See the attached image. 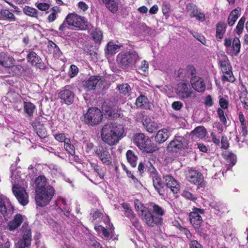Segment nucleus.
<instances>
[{
  "instance_id": "f257e3e1",
  "label": "nucleus",
  "mask_w": 248,
  "mask_h": 248,
  "mask_svg": "<svg viewBox=\"0 0 248 248\" xmlns=\"http://www.w3.org/2000/svg\"><path fill=\"white\" fill-rule=\"evenodd\" d=\"M35 185V201L40 206H45L48 204L54 194L53 187L49 185L45 176L40 175L36 178Z\"/></svg>"
},
{
  "instance_id": "f03ea898",
  "label": "nucleus",
  "mask_w": 248,
  "mask_h": 248,
  "mask_svg": "<svg viewBox=\"0 0 248 248\" xmlns=\"http://www.w3.org/2000/svg\"><path fill=\"white\" fill-rule=\"evenodd\" d=\"M125 136L124 126L115 123H108L103 126L101 132L102 140L112 146L118 143Z\"/></svg>"
},
{
  "instance_id": "7ed1b4c3",
  "label": "nucleus",
  "mask_w": 248,
  "mask_h": 248,
  "mask_svg": "<svg viewBox=\"0 0 248 248\" xmlns=\"http://www.w3.org/2000/svg\"><path fill=\"white\" fill-rule=\"evenodd\" d=\"M196 70L193 66L188 65L186 69L182 70L181 74H186V77H190V84L192 88L196 91L202 93L205 91V84L203 79L196 76Z\"/></svg>"
},
{
  "instance_id": "20e7f679",
  "label": "nucleus",
  "mask_w": 248,
  "mask_h": 248,
  "mask_svg": "<svg viewBox=\"0 0 248 248\" xmlns=\"http://www.w3.org/2000/svg\"><path fill=\"white\" fill-rule=\"evenodd\" d=\"M132 140L134 143L143 152L153 153L156 150V147L152 144L151 140L142 133L136 134Z\"/></svg>"
},
{
  "instance_id": "39448f33",
  "label": "nucleus",
  "mask_w": 248,
  "mask_h": 248,
  "mask_svg": "<svg viewBox=\"0 0 248 248\" xmlns=\"http://www.w3.org/2000/svg\"><path fill=\"white\" fill-rule=\"evenodd\" d=\"M135 208L139 215L142 217L143 221L148 225L153 226L155 224L160 222V218L154 217L148 209L144 206L139 200L134 202Z\"/></svg>"
},
{
  "instance_id": "423d86ee",
  "label": "nucleus",
  "mask_w": 248,
  "mask_h": 248,
  "mask_svg": "<svg viewBox=\"0 0 248 248\" xmlns=\"http://www.w3.org/2000/svg\"><path fill=\"white\" fill-rule=\"evenodd\" d=\"M139 59L138 54L134 51L119 54L117 57V61L123 68L132 66Z\"/></svg>"
},
{
  "instance_id": "0eeeda50",
  "label": "nucleus",
  "mask_w": 248,
  "mask_h": 248,
  "mask_svg": "<svg viewBox=\"0 0 248 248\" xmlns=\"http://www.w3.org/2000/svg\"><path fill=\"white\" fill-rule=\"evenodd\" d=\"M93 153L103 164L106 165L111 164V156L108 148L106 146L99 145L95 147Z\"/></svg>"
},
{
  "instance_id": "6e6552de",
  "label": "nucleus",
  "mask_w": 248,
  "mask_h": 248,
  "mask_svg": "<svg viewBox=\"0 0 248 248\" xmlns=\"http://www.w3.org/2000/svg\"><path fill=\"white\" fill-rule=\"evenodd\" d=\"M102 117L103 114L99 109L90 108L85 115V122L91 125H95L101 122Z\"/></svg>"
},
{
  "instance_id": "1a4fd4ad",
  "label": "nucleus",
  "mask_w": 248,
  "mask_h": 248,
  "mask_svg": "<svg viewBox=\"0 0 248 248\" xmlns=\"http://www.w3.org/2000/svg\"><path fill=\"white\" fill-rule=\"evenodd\" d=\"M13 209L9 199L4 196L0 197V223L4 220H7L8 218V214Z\"/></svg>"
},
{
  "instance_id": "9d476101",
  "label": "nucleus",
  "mask_w": 248,
  "mask_h": 248,
  "mask_svg": "<svg viewBox=\"0 0 248 248\" xmlns=\"http://www.w3.org/2000/svg\"><path fill=\"white\" fill-rule=\"evenodd\" d=\"M106 82L104 78L98 76H91L84 84V87L87 91L101 89L105 86Z\"/></svg>"
},
{
  "instance_id": "9b49d317",
  "label": "nucleus",
  "mask_w": 248,
  "mask_h": 248,
  "mask_svg": "<svg viewBox=\"0 0 248 248\" xmlns=\"http://www.w3.org/2000/svg\"><path fill=\"white\" fill-rule=\"evenodd\" d=\"M176 93L180 99L184 100L195 97V92L189 88L187 83L183 82L178 84Z\"/></svg>"
},
{
  "instance_id": "f8f14e48",
  "label": "nucleus",
  "mask_w": 248,
  "mask_h": 248,
  "mask_svg": "<svg viewBox=\"0 0 248 248\" xmlns=\"http://www.w3.org/2000/svg\"><path fill=\"white\" fill-rule=\"evenodd\" d=\"M187 140L182 136L175 137L168 146V150L170 152L177 153L185 148L188 147Z\"/></svg>"
},
{
  "instance_id": "ddd939ff",
  "label": "nucleus",
  "mask_w": 248,
  "mask_h": 248,
  "mask_svg": "<svg viewBox=\"0 0 248 248\" xmlns=\"http://www.w3.org/2000/svg\"><path fill=\"white\" fill-rule=\"evenodd\" d=\"M65 21L69 26H74L80 29H84L87 26V22L84 17L77 14L71 13L67 15Z\"/></svg>"
},
{
  "instance_id": "4468645a",
  "label": "nucleus",
  "mask_w": 248,
  "mask_h": 248,
  "mask_svg": "<svg viewBox=\"0 0 248 248\" xmlns=\"http://www.w3.org/2000/svg\"><path fill=\"white\" fill-rule=\"evenodd\" d=\"M186 12L191 18L195 17L200 21L205 20V15L200 11L197 6L192 3H189L186 5Z\"/></svg>"
},
{
  "instance_id": "2eb2a0df",
  "label": "nucleus",
  "mask_w": 248,
  "mask_h": 248,
  "mask_svg": "<svg viewBox=\"0 0 248 248\" xmlns=\"http://www.w3.org/2000/svg\"><path fill=\"white\" fill-rule=\"evenodd\" d=\"M13 192L21 204L25 205L28 203V196L24 188L16 187L14 185Z\"/></svg>"
},
{
  "instance_id": "dca6fc26",
  "label": "nucleus",
  "mask_w": 248,
  "mask_h": 248,
  "mask_svg": "<svg viewBox=\"0 0 248 248\" xmlns=\"http://www.w3.org/2000/svg\"><path fill=\"white\" fill-rule=\"evenodd\" d=\"M203 213L202 209L196 208L189 214L190 221L195 229H199L202 223V219L200 214Z\"/></svg>"
},
{
  "instance_id": "f3484780",
  "label": "nucleus",
  "mask_w": 248,
  "mask_h": 248,
  "mask_svg": "<svg viewBox=\"0 0 248 248\" xmlns=\"http://www.w3.org/2000/svg\"><path fill=\"white\" fill-rule=\"evenodd\" d=\"M210 136L212 142L217 146H220L221 149H227L229 147V140L226 136L222 135L221 141H220V136L214 132H212Z\"/></svg>"
},
{
  "instance_id": "a211bd4d",
  "label": "nucleus",
  "mask_w": 248,
  "mask_h": 248,
  "mask_svg": "<svg viewBox=\"0 0 248 248\" xmlns=\"http://www.w3.org/2000/svg\"><path fill=\"white\" fill-rule=\"evenodd\" d=\"M186 178L191 183L195 185L202 184L203 180L202 174L197 170H189L186 173Z\"/></svg>"
},
{
  "instance_id": "6ab92c4d",
  "label": "nucleus",
  "mask_w": 248,
  "mask_h": 248,
  "mask_svg": "<svg viewBox=\"0 0 248 248\" xmlns=\"http://www.w3.org/2000/svg\"><path fill=\"white\" fill-rule=\"evenodd\" d=\"M27 59L28 62L32 65L35 66L40 69L45 68L44 63L43 62L41 58L35 52L30 51L27 55Z\"/></svg>"
},
{
  "instance_id": "aec40b11",
  "label": "nucleus",
  "mask_w": 248,
  "mask_h": 248,
  "mask_svg": "<svg viewBox=\"0 0 248 248\" xmlns=\"http://www.w3.org/2000/svg\"><path fill=\"white\" fill-rule=\"evenodd\" d=\"M163 178L166 186L174 193H177L180 190V185L178 182L171 175H164Z\"/></svg>"
},
{
  "instance_id": "412c9836",
  "label": "nucleus",
  "mask_w": 248,
  "mask_h": 248,
  "mask_svg": "<svg viewBox=\"0 0 248 248\" xmlns=\"http://www.w3.org/2000/svg\"><path fill=\"white\" fill-rule=\"evenodd\" d=\"M68 88V86H66L64 90L60 92L59 95L60 99L63 100L65 104L70 105L74 101V94Z\"/></svg>"
},
{
  "instance_id": "4be33fe9",
  "label": "nucleus",
  "mask_w": 248,
  "mask_h": 248,
  "mask_svg": "<svg viewBox=\"0 0 248 248\" xmlns=\"http://www.w3.org/2000/svg\"><path fill=\"white\" fill-rule=\"evenodd\" d=\"M25 217L21 214H17L15 215L13 219L8 224V228L10 231H14L17 229L25 219Z\"/></svg>"
},
{
  "instance_id": "5701e85b",
  "label": "nucleus",
  "mask_w": 248,
  "mask_h": 248,
  "mask_svg": "<svg viewBox=\"0 0 248 248\" xmlns=\"http://www.w3.org/2000/svg\"><path fill=\"white\" fill-rule=\"evenodd\" d=\"M142 124L146 129V130L150 133L155 131L158 128V124L149 117H146L143 118Z\"/></svg>"
},
{
  "instance_id": "b1692460",
  "label": "nucleus",
  "mask_w": 248,
  "mask_h": 248,
  "mask_svg": "<svg viewBox=\"0 0 248 248\" xmlns=\"http://www.w3.org/2000/svg\"><path fill=\"white\" fill-rule=\"evenodd\" d=\"M154 187L160 195H164L165 193V185L163 183L161 177L158 175L152 179Z\"/></svg>"
},
{
  "instance_id": "393cba45",
  "label": "nucleus",
  "mask_w": 248,
  "mask_h": 248,
  "mask_svg": "<svg viewBox=\"0 0 248 248\" xmlns=\"http://www.w3.org/2000/svg\"><path fill=\"white\" fill-rule=\"evenodd\" d=\"M15 62V59L6 53L3 52L0 53V64L2 66L6 68L9 67Z\"/></svg>"
},
{
  "instance_id": "a878e982",
  "label": "nucleus",
  "mask_w": 248,
  "mask_h": 248,
  "mask_svg": "<svg viewBox=\"0 0 248 248\" xmlns=\"http://www.w3.org/2000/svg\"><path fill=\"white\" fill-rule=\"evenodd\" d=\"M57 203L58 205H60V209L63 212L64 215L66 217H69L71 208L65 199L63 198H60Z\"/></svg>"
},
{
  "instance_id": "bb28decb",
  "label": "nucleus",
  "mask_w": 248,
  "mask_h": 248,
  "mask_svg": "<svg viewBox=\"0 0 248 248\" xmlns=\"http://www.w3.org/2000/svg\"><path fill=\"white\" fill-rule=\"evenodd\" d=\"M170 133L166 128H163L159 130L156 133L155 140L159 143L165 142L169 137Z\"/></svg>"
},
{
  "instance_id": "cd10ccee",
  "label": "nucleus",
  "mask_w": 248,
  "mask_h": 248,
  "mask_svg": "<svg viewBox=\"0 0 248 248\" xmlns=\"http://www.w3.org/2000/svg\"><path fill=\"white\" fill-rule=\"evenodd\" d=\"M101 3L104 4L106 8L113 13L118 9V3L116 0H102Z\"/></svg>"
},
{
  "instance_id": "c85d7f7f",
  "label": "nucleus",
  "mask_w": 248,
  "mask_h": 248,
  "mask_svg": "<svg viewBox=\"0 0 248 248\" xmlns=\"http://www.w3.org/2000/svg\"><path fill=\"white\" fill-rule=\"evenodd\" d=\"M206 130L203 126H199L191 131L190 135L196 138L202 139L205 136Z\"/></svg>"
},
{
  "instance_id": "c756f323",
  "label": "nucleus",
  "mask_w": 248,
  "mask_h": 248,
  "mask_svg": "<svg viewBox=\"0 0 248 248\" xmlns=\"http://www.w3.org/2000/svg\"><path fill=\"white\" fill-rule=\"evenodd\" d=\"M119 93L123 96H128L131 93V88L127 83L119 85L116 88Z\"/></svg>"
},
{
  "instance_id": "7c9ffc66",
  "label": "nucleus",
  "mask_w": 248,
  "mask_h": 248,
  "mask_svg": "<svg viewBox=\"0 0 248 248\" xmlns=\"http://www.w3.org/2000/svg\"><path fill=\"white\" fill-rule=\"evenodd\" d=\"M23 108L24 112L27 114L28 117L31 118L36 109V107L33 104L30 102H24Z\"/></svg>"
},
{
  "instance_id": "2f4dec72",
  "label": "nucleus",
  "mask_w": 248,
  "mask_h": 248,
  "mask_svg": "<svg viewBox=\"0 0 248 248\" xmlns=\"http://www.w3.org/2000/svg\"><path fill=\"white\" fill-rule=\"evenodd\" d=\"M240 16V10L238 9L237 8L232 11L228 18V25L230 26L233 25Z\"/></svg>"
},
{
  "instance_id": "473e14b6",
  "label": "nucleus",
  "mask_w": 248,
  "mask_h": 248,
  "mask_svg": "<svg viewBox=\"0 0 248 248\" xmlns=\"http://www.w3.org/2000/svg\"><path fill=\"white\" fill-rule=\"evenodd\" d=\"M21 232L22 237L32 240L31 229L26 222L23 223L21 229Z\"/></svg>"
},
{
  "instance_id": "72a5a7b5",
  "label": "nucleus",
  "mask_w": 248,
  "mask_h": 248,
  "mask_svg": "<svg viewBox=\"0 0 248 248\" xmlns=\"http://www.w3.org/2000/svg\"><path fill=\"white\" fill-rule=\"evenodd\" d=\"M126 158L128 162L132 167H135L137 165L138 157L131 150H128L126 153Z\"/></svg>"
},
{
  "instance_id": "f704fd0d",
  "label": "nucleus",
  "mask_w": 248,
  "mask_h": 248,
  "mask_svg": "<svg viewBox=\"0 0 248 248\" xmlns=\"http://www.w3.org/2000/svg\"><path fill=\"white\" fill-rule=\"evenodd\" d=\"M227 60V58L226 56H224L222 60H219V63L223 74L226 73L230 71H232V67L228 63Z\"/></svg>"
},
{
  "instance_id": "c9c22d12",
  "label": "nucleus",
  "mask_w": 248,
  "mask_h": 248,
  "mask_svg": "<svg viewBox=\"0 0 248 248\" xmlns=\"http://www.w3.org/2000/svg\"><path fill=\"white\" fill-rule=\"evenodd\" d=\"M226 25L224 23H218L217 26L216 37L221 39L226 31Z\"/></svg>"
},
{
  "instance_id": "e433bc0d",
  "label": "nucleus",
  "mask_w": 248,
  "mask_h": 248,
  "mask_svg": "<svg viewBox=\"0 0 248 248\" xmlns=\"http://www.w3.org/2000/svg\"><path fill=\"white\" fill-rule=\"evenodd\" d=\"M241 48L240 41L238 37H235L233 39L232 44V51L231 54L232 55L236 56L240 52Z\"/></svg>"
},
{
  "instance_id": "4c0bfd02",
  "label": "nucleus",
  "mask_w": 248,
  "mask_h": 248,
  "mask_svg": "<svg viewBox=\"0 0 248 248\" xmlns=\"http://www.w3.org/2000/svg\"><path fill=\"white\" fill-rule=\"evenodd\" d=\"M223 157L228 163H229V167H232L234 166L236 162V157L235 155L232 153L226 152L223 155Z\"/></svg>"
},
{
  "instance_id": "58836bf2",
  "label": "nucleus",
  "mask_w": 248,
  "mask_h": 248,
  "mask_svg": "<svg viewBox=\"0 0 248 248\" xmlns=\"http://www.w3.org/2000/svg\"><path fill=\"white\" fill-rule=\"evenodd\" d=\"M239 119L241 123L242 135L246 137L248 134L247 124L245 121L244 115L242 112L239 113Z\"/></svg>"
},
{
  "instance_id": "ea45409f",
  "label": "nucleus",
  "mask_w": 248,
  "mask_h": 248,
  "mask_svg": "<svg viewBox=\"0 0 248 248\" xmlns=\"http://www.w3.org/2000/svg\"><path fill=\"white\" fill-rule=\"evenodd\" d=\"M149 206L152 209L153 212L158 216H162L164 214V210L159 205L153 203H150Z\"/></svg>"
},
{
  "instance_id": "a19ab883",
  "label": "nucleus",
  "mask_w": 248,
  "mask_h": 248,
  "mask_svg": "<svg viewBox=\"0 0 248 248\" xmlns=\"http://www.w3.org/2000/svg\"><path fill=\"white\" fill-rule=\"evenodd\" d=\"M31 239L24 238H22L17 243V246L19 248H25L30 246L31 243Z\"/></svg>"
},
{
  "instance_id": "79ce46f5",
  "label": "nucleus",
  "mask_w": 248,
  "mask_h": 248,
  "mask_svg": "<svg viewBox=\"0 0 248 248\" xmlns=\"http://www.w3.org/2000/svg\"><path fill=\"white\" fill-rule=\"evenodd\" d=\"M23 12L26 15L32 17H36L38 15L37 10L30 6H25L23 9Z\"/></svg>"
},
{
  "instance_id": "37998d69",
  "label": "nucleus",
  "mask_w": 248,
  "mask_h": 248,
  "mask_svg": "<svg viewBox=\"0 0 248 248\" xmlns=\"http://www.w3.org/2000/svg\"><path fill=\"white\" fill-rule=\"evenodd\" d=\"M49 169L50 170L51 174L55 177L60 176L62 174L61 168L57 165L51 164L49 166Z\"/></svg>"
},
{
  "instance_id": "c03bdc74",
  "label": "nucleus",
  "mask_w": 248,
  "mask_h": 248,
  "mask_svg": "<svg viewBox=\"0 0 248 248\" xmlns=\"http://www.w3.org/2000/svg\"><path fill=\"white\" fill-rule=\"evenodd\" d=\"M0 15L3 17L11 20L15 21L16 17L14 15L6 9L2 10L0 12Z\"/></svg>"
},
{
  "instance_id": "a18cd8bd",
  "label": "nucleus",
  "mask_w": 248,
  "mask_h": 248,
  "mask_svg": "<svg viewBox=\"0 0 248 248\" xmlns=\"http://www.w3.org/2000/svg\"><path fill=\"white\" fill-rule=\"evenodd\" d=\"M93 39L96 43H100L103 37L102 31L99 29H95L92 33Z\"/></svg>"
},
{
  "instance_id": "49530a36",
  "label": "nucleus",
  "mask_w": 248,
  "mask_h": 248,
  "mask_svg": "<svg viewBox=\"0 0 248 248\" xmlns=\"http://www.w3.org/2000/svg\"><path fill=\"white\" fill-rule=\"evenodd\" d=\"M10 246L9 239L4 235L0 236V248H10Z\"/></svg>"
},
{
  "instance_id": "de8ad7c7",
  "label": "nucleus",
  "mask_w": 248,
  "mask_h": 248,
  "mask_svg": "<svg viewBox=\"0 0 248 248\" xmlns=\"http://www.w3.org/2000/svg\"><path fill=\"white\" fill-rule=\"evenodd\" d=\"M32 126L34 128H35V129L36 131L37 134L38 135V136L40 138H44L46 137V131L45 130V129L44 128H43L42 125L39 124L38 125L39 127V128H37V125H36V124H33Z\"/></svg>"
},
{
  "instance_id": "09e8293b",
  "label": "nucleus",
  "mask_w": 248,
  "mask_h": 248,
  "mask_svg": "<svg viewBox=\"0 0 248 248\" xmlns=\"http://www.w3.org/2000/svg\"><path fill=\"white\" fill-rule=\"evenodd\" d=\"M246 17L242 16L237 23L236 27V33L239 35L242 33L244 29V23L246 21Z\"/></svg>"
},
{
  "instance_id": "8fccbe9b",
  "label": "nucleus",
  "mask_w": 248,
  "mask_h": 248,
  "mask_svg": "<svg viewBox=\"0 0 248 248\" xmlns=\"http://www.w3.org/2000/svg\"><path fill=\"white\" fill-rule=\"evenodd\" d=\"M148 62L144 60L141 62V64L138 68L139 72L142 75H145L148 72Z\"/></svg>"
},
{
  "instance_id": "3c124183",
  "label": "nucleus",
  "mask_w": 248,
  "mask_h": 248,
  "mask_svg": "<svg viewBox=\"0 0 248 248\" xmlns=\"http://www.w3.org/2000/svg\"><path fill=\"white\" fill-rule=\"evenodd\" d=\"M148 102V98L144 95H140L136 100V105L138 107L142 108Z\"/></svg>"
},
{
  "instance_id": "603ef678",
  "label": "nucleus",
  "mask_w": 248,
  "mask_h": 248,
  "mask_svg": "<svg viewBox=\"0 0 248 248\" xmlns=\"http://www.w3.org/2000/svg\"><path fill=\"white\" fill-rule=\"evenodd\" d=\"M119 48V46L112 42H109L107 45L106 53L108 54H113Z\"/></svg>"
},
{
  "instance_id": "864d4df0",
  "label": "nucleus",
  "mask_w": 248,
  "mask_h": 248,
  "mask_svg": "<svg viewBox=\"0 0 248 248\" xmlns=\"http://www.w3.org/2000/svg\"><path fill=\"white\" fill-rule=\"evenodd\" d=\"M235 79V78L233 75L232 71H230L226 73L223 74V76L222 77V80L223 81L233 82Z\"/></svg>"
},
{
  "instance_id": "5fc2aeb1",
  "label": "nucleus",
  "mask_w": 248,
  "mask_h": 248,
  "mask_svg": "<svg viewBox=\"0 0 248 248\" xmlns=\"http://www.w3.org/2000/svg\"><path fill=\"white\" fill-rule=\"evenodd\" d=\"M64 147L65 150L71 155L75 154V147L71 144L70 139H67V141H65L64 144Z\"/></svg>"
},
{
  "instance_id": "6e6d98bb",
  "label": "nucleus",
  "mask_w": 248,
  "mask_h": 248,
  "mask_svg": "<svg viewBox=\"0 0 248 248\" xmlns=\"http://www.w3.org/2000/svg\"><path fill=\"white\" fill-rule=\"evenodd\" d=\"M78 68L75 65H72L69 71V76L72 78L74 77L78 74Z\"/></svg>"
},
{
  "instance_id": "4d7b16f0",
  "label": "nucleus",
  "mask_w": 248,
  "mask_h": 248,
  "mask_svg": "<svg viewBox=\"0 0 248 248\" xmlns=\"http://www.w3.org/2000/svg\"><path fill=\"white\" fill-rule=\"evenodd\" d=\"M182 196L192 201H195L196 200V198L192 193L187 190L183 191Z\"/></svg>"
},
{
  "instance_id": "13d9d810",
  "label": "nucleus",
  "mask_w": 248,
  "mask_h": 248,
  "mask_svg": "<svg viewBox=\"0 0 248 248\" xmlns=\"http://www.w3.org/2000/svg\"><path fill=\"white\" fill-rule=\"evenodd\" d=\"M8 68L11 69V70L12 71L13 74H18L20 73V70H21V66H17V65H15L14 64V62L12 64V65L9 67H7Z\"/></svg>"
},
{
  "instance_id": "bf43d9fd",
  "label": "nucleus",
  "mask_w": 248,
  "mask_h": 248,
  "mask_svg": "<svg viewBox=\"0 0 248 248\" xmlns=\"http://www.w3.org/2000/svg\"><path fill=\"white\" fill-rule=\"evenodd\" d=\"M55 139L60 142H64V143L65 141H67V140L69 139L68 138H67L65 137V136L64 134L61 133L57 134L55 136Z\"/></svg>"
},
{
  "instance_id": "052dcab7",
  "label": "nucleus",
  "mask_w": 248,
  "mask_h": 248,
  "mask_svg": "<svg viewBox=\"0 0 248 248\" xmlns=\"http://www.w3.org/2000/svg\"><path fill=\"white\" fill-rule=\"evenodd\" d=\"M183 106V104L180 101H175L171 104L172 108L175 110H179Z\"/></svg>"
},
{
  "instance_id": "680f3d73",
  "label": "nucleus",
  "mask_w": 248,
  "mask_h": 248,
  "mask_svg": "<svg viewBox=\"0 0 248 248\" xmlns=\"http://www.w3.org/2000/svg\"><path fill=\"white\" fill-rule=\"evenodd\" d=\"M105 111L109 117L112 118H115L120 116V113H115L114 112V110L109 107L108 108V109H105Z\"/></svg>"
},
{
  "instance_id": "e2e57ef3",
  "label": "nucleus",
  "mask_w": 248,
  "mask_h": 248,
  "mask_svg": "<svg viewBox=\"0 0 248 248\" xmlns=\"http://www.w3.org/2000/svg\"><path fill=\"white\" fill-rule=\"evenodd\" d=\"M217 112V114L220 120L224 124H225L226 123V119L224 116V111L221 108H218Z\"/></svg>"
},
{
  "instance_id": "0e129e2a",
  "label": "nucleus",
  "mask_w": 248,
  "mask_h": 248,
  "mask_svg": "<svg viewBox=\"0 0 248 248\" xmlns=\"http://www.w3.org/2000/svg\"><path fill=\"white\" fill-rule=\"evenodd\" d=\"M37 7L41 11H46L49 8V5L46 3H36Z\"/></svg>"
},
{
  "instance_id": "69168bd1",
  "label": "nucleus",
  "mask_w": 248,
  "mask_h": 248,
  "mask_svg": "<svg viewBox=\"0 0 248 248\" xmlns=\"http://www.w3.org/2000/svg\"><path fill=\"white\" fill-rule=\"evenodd\" d=\"M148 171L149 172L150 177L152 179L159 175L155 169L154 167H152V166L151 168L149 169Z\"/></svg>"
},
{
  "instance_id": "338daca9",
  "label": "nucleus",
  "mask_w": 248,
  "mask_h": 248,
  "mask_svg": "<svg viewBox=\"0 0 248 248\" xmlns=\"http://www.w3.org/2000/svg\"><path fill=\"white\" fill-rule=\"evenodd\" d=\"M189 247L190 248H203L202 246L196 240L190 241Z\"/></svg>"
},
{
  "instance_id": "774afa93",
  "label": "nucleus",
  "mask_w": 248,
  "mask_h": 248,
  "mask_svg": "<svg viewBox=\"0 0 248 248\" xmlns=\"http://www.w3.org/2000/svg\"><path fill=\"white\" fill-rule=\"evenodd\" d=\"M219 105L222 108L226 109L228 108V102L225 99L221 98L219 99Z\"/></svg>"
}]
</instances>
